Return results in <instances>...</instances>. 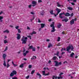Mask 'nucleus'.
Segmentation results:
<instances>
[{
  "mask_svg": "<svg viewBox=\"0 0 79 79\" xmlns=\"http://www.w3.org/2000/svg\"><path fill=\"white\" fill-rule=\"evenodd\" d=\"M27 40V37H25L24 36H23L21 39L23 44H26L27 42V40Z\"/></svg>",
  "mask_w": 79,
  "mask_h": 79,
  "instance_id": "f257e3e1",
  "label": "nucleus"
},
{
  "mask_svg": "<svg viewBox=\"0 0 79 79\" xmlns=\"http://www.w3.org/2000/svg\"><path fill=\"white\" fill-rule=\"evenodd\" d=\"M56 11H57V13L56 14H54L53 15H54L55 16V17H56V16L58 15V14L60 13V12H61V10L60 9H58V8H57L56 9Z\"/></svg>",
  "mask_w": 79,
  "mask_h": 79,
  "instance_id": "f03ea898",
  "label": "nucleus"
},
{
  "mask_svg": "<svg viewBox=\"0 0 79 79\" xmlns=\"http://www.w3.org/2000/svg\"><path fill=\"white\" fill-rule=\"evenodd\" d=\"M42 73H43V76H49V75H50L49 72H48V73L45 74V70L43 71Z\"/></svg>",
  "mask_w": 79,
  "mask_h": 79,
  "instance_id": "7ed1b4c3",
  "label": "nucleus"
},
{
  "mask_svg": "<svg viewBox=\"0 0 79 79\" xmlns=\"http://www.w3.org/2000/svg\"><path fill=\"white\" fill-rule=\"evenodd\" d=\"M71 45L70 46H68L66 48V51H67V52H69V50H71Z\"/></svg>",
  "mask_w": 79,
  "mask_h": 79,
  "instance_id": "20e7f679",
  "label": "nucleus"
},
{
  "mask_svg": "<svg viewBox=\"0 0 79 79\" xmlns=\"http://www.w3.org/2000/svg\"><path fill=\"white\" fill-rule=\"evenodd\" d=\"M65 15V13H64V12H63V13H60L59 14V18H61V19H62V18H63V17L61 15Z\"/></svg>",
  "mask_w": 79,
  "mask_h": 79,
  "instance_id": "39448f33",
  "label": "nucleus"
},
{
  "mask_svg": "<svg viewBox=\"0 0 79 79\" xmlns=\"http://www.w3.org/2000/svg\"><path fill=\"white\" fill-rule=\"evenodd\" d=\"M17 40H19V39H21V35H20L19 33H17Z\"/></svg>",
  "mask_w": 79,
  "mask_h": 79,
  "instance_id": "423d86ee",
  "label": "nucleus"
},
{
  "mask_svg": "<svg viewBox=\"0 0 79 79\" xmlns=\"http://www.w3.org/2000/svg\"><path fill=\"white\" fill-rule=\"evenodd\" d=\"M70 24L71 25H73L74 24V19H72L70 21Z\"/></svg>",
  "mask_w": 79,
  "mask_h": 79,
  "instance_id": "0eeeda50",
  "label": "nucleus"
},
{
  "mask_svg": "<svg viewBox=\"0 0 79 79\" xmlns=\"http://www.w3.org/2000/svg\"><path fill=\"white\" fill-rule=\"evenodd\" d=\"M54 62L56 63L55 66H59L58 61H54Z\"/></svg>",
  "mask_w": 79,
  "mask_h": 79,
  "instance_id": "6e6552de",
  "label": "nucleus"
},
{
  "mask_svg": "<svg viewBox=\"0 0 79 79\" xmlns=\"http://www.w3.org/2000/svg\"><path fill=\"white\" fill-rule=\"evenodd\" d=\"M65 16H71V15L69 14V13L67 12L65 14Z\"/></svg>",
  "mask_w": 79,
  "mask_h": 79,
  "instance_id": "1a4fd4ad",
  "label": "nucleus"
},
{
  "mask_svg": "<svg viewBox=\"0 0 79 79\" xmlns=\"http://www.w3.org/2000/svg\"><path fill=\"white\" fill-rule=\"evenodd\" d=\"M45 24L44 23H41V27L42 28H44L45 27Z\"/></svg>",
  "mask_w": 79,
  "mask_h": 79,
  "instance_id": "9d476101",
  "label": "nucleus"
},
{
  "mask_svg": "<svg viewBox=\"0 0 79 79\" xmlns=\"http://www.w3.org/2000/svg\"><path fill=\"white\" fill-rule=\"evenodd\" d=\"M3 17L0 16V22H3ZM1 24L0 23V25Z\"/></svg>",
  "mask_w": 79,
  "mask_h": 79,
  "instance_id": "9b49d317",
  "label": "nucleus"
},
{
  "mask_svg": "<svg viewBox=\"0 0 79 79\" xmlns=\"http://www.w3.org/2000/svg\"><path fill=\"white\" fill-rule=\"evenodd\" d=\"M6 55L5 54H3L2 55V57H3L4 59V61L5 60V58H6Z\"/></svg>",
  "mask_w": 79,
  "mask_h": 79,
  "instance_id": "f8f14e48",
  "label": "nucleus"
},
{
  "mask_svg": "<svg viewBox=\"0 0 79 79\" xmlns=\"http://www.w3.org/2000/svg\"><path fill=\"white\" fill-rule=\"evenodd\" d=\"M36 76H39V78H40V77H42V75H41L39 73H36Z\"/></svg>",
  "mask_w": 79,
  "mask_h": 79,
  "instance_id": "ddd939ff",
  "label": "nucleus"
},
{
  "mask_svg": "<svg viewBox=\"0 0 79 79\" xmlns=\"http://www.w3.org/2000/svg\"><path fill=\"white\" fill-rule=\"evenodd\" d=\"M52 30H51V32H54L56 31V30L55 29V27H52Z\"/></svg>",
  "mask_w": 79,
  "mask_h": 79,
  "instance_id": "4468645a",
  "label": "nucleus"
},
{
  "mask_svg": "<svg viewBox=\"0 0 79 79\" xmlns=\"http://www.w3.org/2000/svg\"><path fill=\"white\" fill-rule=\"evenodd\" d=\"M68 20H69V19H64L63 20H62V21L63 22L64 21H65V23H66V22H68Z\"/></svg>",
  "mask_w": 79,
  "mask_h": 79,
  "instance_id": "2eb2a0df",
  "label": "nucleus"
},
{
  "mask_svg": "<svg viewBox=\"0 0 79 79\" xmlns=\"http://www.w3.org/2000/svg\"><path fill=\"white\" fill-rule=\"evenodd\" d=\"M56 3L57 5V6H58V7H61V5L60 4L59 2H57Z\"/></svg>",
  "mask_w": 79,
  "mask_h": 79,
  "instance_id": "dca6fc26",
  "label": "nucleus"
},
{
  "mask_svg": "<svg viewBox=\"0 0 79 79\" xmlns=\"http://www.w3.org/2000/svg\"><path fill=\"white\" fill-rule=\"evenodd\" d=\"M31 4H32L33 5H36L37 4V2L33 1L32 2Z\"/></svg>",
  "mask_w": 79,
  "mask_h": 79,
  "instance_id": "f3484780",
  "label": "nucleus"
},
{
  "mask_svg": "<svg viewBox=\"0 0 79 79\" xmlns=\"http://www.w3.org/2000/svg\"><path fill=\"white\" fill-rule=\"evenodd\" d=\"M55 23L54 22H52V24H51L50 25V27H55L54 26V24Z\"/></svg>",
  "mask_w": 79,
  "mask_h": 79,
  "instance_id": "a211bd4d",
  "label": "nucleus"
},
{
  "mask_svg": "<svg viewBox=\"0 0 79 79\" xmlns=\"http://www.w3.org/2000/svg\"><path fill=\"white\" fill-rule=\"evenodd\" d=\"M37 34V32L35 31H33L31 33V35H32L33 34Z\"/></svg>",
  "mask_w": 79,
  "mask_h": 79,
  "instance_id": "6ab92c4d",
  "label": "nucleus"
},
{
  "mask_svg": "<svg viewBox=\"0 0 79 79\" xmlns=\"http://www.w3.org/2000/svg\"><path fill=\"white\" fill-rule=\"evenodd\" d=\"M12 73L14 74V75H15L17 74V72H16V71L15 70H13L12 71Z\"/></svg>",
  "mask_w": 79,
  "mask_h": 79,
  "instance_id": "aec40b11",
  "label": "nucleus"
},
{
  "mask_svg": "<svg viewBox=\"0 0 79 79\" xmlns=\"http://www.w3.org/2000/svg\"><path fill=\"white\" fill-rule=\"evenodd\" d=\"M57 78H58V77L57 76H52V79H57Z\"/></svg>",
  "mask_w": 79,
  "mask_h": 79,
  "instance_id": "412c9836",
  "label": "nucleus"
},
{
  "mask_svg": "<svg viewBox=\"0 0 79 79\" xmlns=\"http://www.w3.org/2000/svg\"><path fill=\"white\" fill-rule=\"evenodd\" d=\"M59 52L57 51L56 54H54V55H56L57 56H59Z\"/></svg>",
  "mask_w": 79,
  "mask_h": 79,
  "instance_id": "4be33fe9",
  "label": "nucleus"
},
{
  "mask_svg": "<svg viewBox=\"0 0 79 79\" xmlns=\"http://www.w3.org/2000/svg\"><path fill=\"white\" fill-rule=\"evenodd\" d=\"M56 59H57V57L56 56H54L52 58V60H56Z\"/></svg>",
  "mask_w": 79,
  "mask_h": 79,
  "instance_id": "5701e85b",
  "label": "nucleus"
},
{
  "mask_svg": "<svg viewBox=\"0 0 79 79\" xmlns=\"http://www.w3.org/2000/svg\"><path fill=\"white\" fill-rule=\"evenodd\" d=\"M3 32L4 33H5V32H6V33H8H8L9 32V31L8 30H6L4 31Z\"/></svg>",
  "mask_w": 79,
  "mask_h": 79,
  "instance_id": "b1692460",
  "label": "nucleus"
},
{
  "mask_svg": "<svg viewBox=\"0 0 79 79\" xmlns=\"http://www.w3.org/2000/svg\"><path fill=\"white\" fill-rule=\"evenodd\" d=\"M68 9L69 10H73V8L71 7H68Z\"/></svg>",
  "mask_w": 79,
  "mask_h": 79,
  "instance_id": "393cba45",
  "label": "nucleus"
},
{
  "mask_svg": "<svg viewBox=\"0 0 79 79\" xmlns=\"http://www.w3.org/2000/svg\"><path fill=\"white\" fill-rule=\"evenodd\" d=\"M74 55V53L73 52H72V53L70 54V56H71V57H72V58H73Z\"/></svg>",
  "mask_w": 79,
  "mask_h": 79,
  "instance_id": "a878e982",
  "label": "nucleus"
},
{
  "mask_svg": "<svg viewBox=\"0 0 79 79\" xmlns=\"http://www.w3.org/2000/svg\"><path fill=\"white\" fill-rule=\"evenodd\" d=\"M3 65H4V66L5 67L6 66V62H5V60H4V63L3 64Z\"/></svg>",
  "mask_w": 79,
  "mask_h": 79,
  "instance_id": "bb28decb",
  "label": "nucleus"
},
{
  "mask_svg": "<svg viewBox=\"0 0 79 79\" xmlns=\"http://www.w3.org/2000/svg\"><path fill=\"white\" fill-rule=\"evenodd\" d=\"M37 58V57L35 56H33L32 58H31V60H34V59H36Z\"/></svg>",
  "mask_w": 79,
  "mask_h": 79,
  "instance_id": "cd10ccee",
  "label": "nucleus"
},
{
  "mask_svg": "<svg viewBox=\"0 0 79 79\" xmlns=\"http://www.w3.org/2000/svg\"><path fill=\"white\" fill-rule=\"evenodd\" d=\"M14 76V74L13 72L11 73L10 74V77H13V76Z\"/></svg>",
  "mask_w": 79,
  "mask_h": 79,
  "instance_id": "c85d7f7f",
  "label": "nucleus"
},
{
  "mask_svg": "<svg viewBox=\"0 0 79 79\" xmlns=\"http://www.w3.org/2000/svg\"><path fill=\"white\" fill-rule=\"evenodd\" d=\"M33 48V45L30 46L29 47V49H32Z\"/></svg>",
  "mask_w": 79,
  "mask_h": 79,
  "instance_id": "c756f323",
  "label": "nucleus"
},
{
  "mask_svg": "<svg viewBox=\"0 0 79 79\" xmlns=\"http://www.w3.org/2000/svg\"><path fill=\"white\" fill-rule=\"evenodd\" d=\"M23 66H24V64H22L20 66L19 68H23Z\"/></svg>",
  "mask_w": 79,
  "mask_h": 79,
  "instance_id": "7c9ffc66",
  "label": "nucleus"
},
{
  "mask_svg": "<svg viewBox=\"0 0 79 79\" xmlns=\"http://www.w3.org/2000/svg\"><path fill=\"white\" fill-rule=\"evenodd\" d=\"M73 50H74V48L73 47V45H71V51H73Z\"/></svg>",
  "mask_w": 79,
  "mask_h": 79,
  "instance_id": "2f4dec72",
  "label": "nucleus"
},
{
  "mask_svg": "<svg viewBox=\"0 0 79 79\" xmlns=\"http://www.w3.org/2000/svg\"><path fill=\"white\" fill-rule=\"evenodd\" d=\"M40 15H42V16H43V15H44V11L43 10L42 11V12L40 14Z\"/></svg>",
  "mask_w": 79,
  "mask_h": 79,
  "instance_id": "473e14b6",
  "label": "nucleus"
},
{
  "mask_svg": "<svg viewBox=\"0 0 79 79\" xmlns=\"http://www.w3.org/2000/svg\"><path fill=\"white\" fill-rule=\"evenodd\" d=\"M50 13L51 15H54V14L53 13V10H51L50 11Z\"/></svg>",
  "mask_w": 79,
  "mask_h": 79,
  "instance_id": "72a5a7b5",
  "label": "nucleus"
},
{
  "mask_svg": "<svg viewBox=\"0 0 79 79\" xmlns=\"http://www.w3.org/2000/svg\"><path fill=\"white\" fill-rule=\"evenodd\" d=\"M50 47H53L52 44H49L48 48H50Z\"/></svg>",
  "mask_w": 79,
  "mask_h": 79,
  "instance_id": "f704fd0d",
  "label": "nucleus"
},
{
  "mask_svg": "<svg viewBox=\"0 0 79 79\" xmlns=\"http://www.w3.org/2000/svg\"><path fill=\"white\" fill-rule=\"evenodd\" d=\"M4 44H7L8 43V41H7V40H4Z\"/></svg>",
  "mask_w": 79,
  "mask_h": 79,
  "instance_id": "c9c22d12",
  "label": "nucleus"
},
{
  "mask_svg": "<svg viewBox=\"0 0 79 79\" xmlns=\"http://www.w3.org/2000/svg\"><path fill=\"white\" fill-rule=\"evenodd\" d=\"M61 26H62L61 24H59L57 26V27H58V28H60Z\"/></svg>",
  "mask_w": 79,
  "mask_h": 79,
  "instance_id": "e433bc0d",
  "label": "nucleus"
},
{
  "mask_svg": "<svg viewBox=\"0 0 79 79\" xmlns=\"http://www.w3.org/2000/svg\"><path fill=\"white\" fill-rule=\"evenodd\" d=\"M32 51L33 52H35V47H33L32 49Z\"/></svg>",
  "mask_w": 79,
  "mask_h": 79,
  "instance_id": "4c0bfd02",
  "label": "nucleus"
},
{
  "mask_svg": "<svg viewBox=\"0 0 79 79\" xmlns=\"http://www.w3.org/2000/svg\"><path fill=\"white\" fill-rule=\"evenodd\" d=\"M27 37H28V38H29L30 40L32 39V38L31 37V35L27 36Z\"/></svg>",
  "mask_w": 79,
  "mask_h": 79,
  "instance_id": "58836bf2",
  "label": "nucleus"
},
{
  "mask_svg": "<svg viewBox=\"0 0 79 79\" xmlns=\"http://www.w3.org/2000/svg\"><path fill=\"white\" fill-rule=\"evenodd\" d=\"M34 73H35V70H32L31 73V74H33Z\"/></svg>",
  "mask_w": 79,
  "mask_h": 79,
  "instance_id": "ea45409f",
  "label": "nucleus"
},
{
  "mask_svg": "<svg viewBox=\"0 0 79 79\" xmlns=\"http://www.w3.org/2000/svg\"><path fill=\"white\" fill-rule=\"evenodd\" d=\"M58 79H63V77L61 76L58 77H57Z\"/></svg>",
  "mask_w": 79,
  "mask_h": 79,
  "instance_id": "a19ab883",
  "label": "nucleus"
},
{
  "mask_svg": "<svg viewBox=\"0 0 79 79\" xmlns=\"http://www.w3.org/2000/svg\"><path fill=\"white\" fill-rule=\"evenodd\" d=\"M60 40H61V38H60V37H58L57 41H60Z\"/></svg>",
  "mask_w": 79,
  "mask_h": 79,
  "instance_id": "79ce46f5",
  "label": "nucleus"
},
{
  "mask_svg": "<svg viewBox=\"0 0 79 79\" xmlns=\"http://www.w3.org/2000/svg\"><path fill=\"white\" fill-rule=\"evenodd\" d=\"M18 33H21V31L20 30V29H18Z\"/></svg>",
  "mask_w": 79,
  "mask_h": 79,
  "instance_id": "37998d69",
  "label": "nucleus"
},
{
  "mask_svg": "<svg viewBox=\"0 0 79 79\" xmlns=\"http://www.w3.org/2000/svg\"><path fill=\"white\" fill-rule=\"evenodd\" d=\"M32 7V5L30 4L28 6V7L29 8H31Z\"/></svg>",
  "mask_w": 79,
  "mask_h": 79,
  "instance_id": "c03bdc74",
  "label": "nucleus"
},
{
  "mask_svg": "<svg viewBox=\"0 0 79 79\" xmlns=\"http://www.w3.org/2000/svg\"><path fill=\"white\" fill-rule=\"evenodd\" d=\"M12 79H18V78L16 77H14L12 78Z\"/></svg>",
  "mask_w": 79,
  "mask_h": 79,
  "instance_id": "a18cd8bd",
  "label": "nucleus"
},
{
  "mask_svg": "<svg viewBox=\"0 0 79 79\" xmlns=\"http://www.w3.org/2000/svg\"><path fill=\"white\" fill-rule=\"evenodd\" d=\"M28 68L29 69H31L32 68V65H29L28 66Z\"/></svg>",
  "mask_w": 79,
  "mask_h": 79,
  "instance_id": "49530a36",
  "label": "nucleus"
},
{
  "mask_svg": "<svg viewBox=\"0 0 79 79\" xmlns=\"http://www.w3.org/2000/svg\"><path fill=\"white\" fill-rule=\"evenodd\" d=\"M38 3H42V1L41 0H38Z\"/></svg>",
  "mask_w": 79,
  "mask_h": 79,
  "instance_id": "de8ad7c7",
  "label": "nucleus"
},
{
  "mask_svg": "<svg viewBox=\"0 0 79 79\" xmlns=\"http://www.w3.org/2000/svg\"><path fill=\"white\" fill-rule=\"evenodd\" d=\"M73 16H74V14L73 13L72 14H71V17H73Z\"/></svg>",
  "mask_w": 79,
  "mask_h": 79,
  "instance_id": "09e8293b",
  "label": "nucleus"
},
{
  "mask_svg": "<svg viewBox=\"0 0 79 79\" xmlns=\"http://www.w3.org/2000/svg\"><path fill=\"white\" fill-rule=\"evenodd\" d=\"M62 74H63V73H60V74L59 75V76H61V75H62Z\"/></svg>",
  "mask_w": 79,
  "mask_h": 79,
  "instance_id": "8fccbe9b",
  "label": "nucleus"
},
{
  "mask_svg": "<svg viewBox=\"0 0 79 79\" xmlns=\"http://www.w3.org/2000/svg\"><path fill=\"white\" fill-rule=\"evenodd\" d=\"M34 18H34V16L33 18V19H30V21H31V22H32V20H34Z\"/></svg>",
  "mask_w": 79,
  "mask_h": 79,
  "instance_id": "3c124183",
  "label": "nucleus"
},
{
  "mask_svg": "<svg viewBox=\"0 0 79 79\" xmlns=\"http://www.w3.org/2000/svg\"><path fill=\"white\" fill-rule=\"evenodd\" d=\"M26 55H27V54L26 53H23V56H26Z\"/></svg>",
  "mask_w": 79,
  "mask_h": 79,
  "instance_id": "603ef678",
  "label": "nucleus"
},
{
  "mask_svg": "<svg viewBox=\"0 0 79 79\" xmlns=\"http://www.w3.org/2000/svg\"><path fill=\"white\" fill-rule=\"evenodd\" d=\"M9 67H10V64H9L8 63L7 65V68H9Z\"/></svg>",
  "mask_w": 79,
  "mask_h": 79,
  "instance_id": "864d4df0",
  "label": "nucleus"
},
{
  "mask_svg": "<svg viewBox=\"0 0 79 79\" xmlns=\"http://www.w3.org/2000/svg\"><path fill=\"white\" fill-rule=\"evenodd\" d=\"M7 50H8V47H6V48L5 49L4 51V52H5V51H6Z\"/></svg>",
  "mask_w": 79,
  "mask_h": 79,
  "instance_id": "5fc2aeb1",
  "label": "nucleus"
},
{
  "mask_svg": "<svg viewBox=\"0 0 79 79\" xmlns=\"http://www.w3.org/2000/svg\"><path fill=\"white\" fill-rule=\"evenodd\" d=\"M19 28V26H16L15 27V29H18Z\"/></svg>",
  "mask_w": 79,
  "mask_h": 79,
  "instance_id": "6e6d98bb",
  "label": "nucleus"
},
{
  "mask_svg": "<svg viewBox=\"0 0 79 79\" xmlns=\"http://www.w3.org/2000/svg\"><path fill=\"white\" fill-rule=\"evenodd\" d=\"M59 65H61L62 64H61V62H59V63H58Z\"/></svg>",
  "mask_w": 79,
  "mask_h": 79,
  "instance_id": "4d7b16f0",
  "label": "nucleus"
},
{
  "mask_svg": "<svg viewBox=\"0 0 79 79\" xmlns=\"http://www.w3.org/2000/svg\"><path fill=\"white\" fill-rule=\"evenodd\" d=\"M26 79H29V76L28 75V76L26 77Z\"/></svg>",
  "mask_w": 79,
  "mask_h": 79,
  "instance_id": "13d9d810",
  "label": "nucleus"
},
{
  "mask_svg": "<svg viewBox=\"0 0 79 79\" xmlns=\"http://www.w3.org/2000/svg\"><path fill=\"white\" fill-rule=\"evenodd\" d=\"M71 3L72 5H75V4L74 2H72Z\"/></svg>",
  "mask_w": 79,
  "mask_h": 79,
  "instance_id": "bf43d9fd",
  "label": "nucleus"
},
{
  "mask_svg": "<svg viewBox=\"0 0 79 79\" xmlns=\"http://www.w3.org/2000/svg\"><path fill=\"white\" fill-rule=\"evenodd\" d=\"M51 60H49L48 61V63H49V64H50V63H51Z\"/></svg>",
  "mask_w": 79,
  "mask_h": 79,
  "instance_id": "052dcab7",
  "label": "nucleus"
},
{
  "mask_svg": "<svg viewBox=\"0 0 79 79\" xmlns=\"http://www.w3.org/2000/svg\"><path fill=\"white\" fill-rule=\"evenodd\" d=\"M31 15H34V13L33 12H31Z\"/></svg>",
  "mask_w": 79,
  "mask_h": 79,
  "instance_id": "680f3d73",
  "label": "nucleus"
},
{
  "mask_svg": "<svg viewBox=\"0 0 79 79\" xmlns=\"http://www.w3.org/2000/svg\"><path fill=\"white\" fill-rule=\"evenodd\" d=\"M48 21L49 22H51V21H52V19H49Z\"/></svg>",
  "mask_w": 79,
  "mask_h": 79,
  "instance_id": "e2e57ef3",
  "label": "nucleus"
},
{
  "mask_svg": "<svg viewBox=\"0 0 79 79\" xmlns=\"http://www.w3.org/2000/svg\"><path fill=\"white\" fill-rule=\"evenodd\" d=\"M26 52V49H24V48L23 50V53H24Z\"/></svg>",
  "mask_w": 79,
  "mask_h": 79,
  "instance_id": "0e129e2a",
  "label": "nucleus"
},
{
  "mask_svg": "<svg viewBox=\"0 0 79 79\" xmlns=\"http://www.w3.org/2000/svg\"><path fill=\"white\" fill-rule=\"evenodd\" d=\"M25 53L26 54H27V53H29V51H26Z\"/></svg>",
  "mask_w": 79,
  "mask_h": 79,
  "instance_id": "69168bd1",
  "label": "nucleus"
},
{
  "mask_svg": "<svg viewBox=\"0 0 79 79\" xmlns=\"http://www.w3.org/2000/svg\"><path fill=\"white\" fill-rule=\"evenodd\" d=\"M62 34H63L64 35L65 34V33H64V31H62Z\"/></svg>",
  "mask_w": 79,
  "mask_h": 79,
  "instance_id": "338daca9",
  "label": "nucleus"
},
{
  "mask_svg": "<svg viewBox=\"0 0 79 79\" xmlns=\"http://www.w3.org/2000/svg\"><path fill=\"white\" fill-rule=\"evenodd\" d=\"M38 23H41V21H40V20L39 19H38Z\"/></svg>",
  "mask_w": 79,
  "mask_h": 79,
  "instance_id": "774afa93",
  "label": "nucleus"
}]
</instances>
